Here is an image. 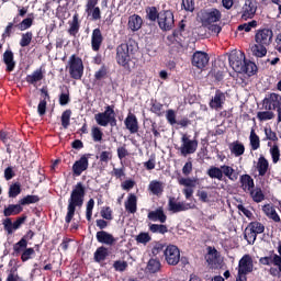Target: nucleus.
<instances>
[{
  "instance_id": "nucleus-32",
  "label": "nucleus",
  "mask_w": 281,
  "mask_h": 281,
  "mask_svg": "<svg viewBox=\"0 0 281 281\" xmlns=\"http://www.w3.org/2000/svg\"><path fill=\"white\" fill-rule=\"evenodd\" d=\"M3 63L7 66V71H14V67H16V61H14V53L11 49H7L3 53Z\"/></svg>"
},
{
  "instance_id": "nucleus-33",
  "label": "nucleus",
  "mask_w": 281,
  "mask_h": 281,
  "mask_svg": "<svg viewBox=\"0 0 281 281\" xmlns=\"http://www.w3.org/2000/svg\"><path fill=\"white\" fill-rule=\"evenodd\" d=\"M127 25L132 32H138V30H142V25H144V20H142V16L133 14L128 18Z\"/></svg>"
},
{
  "instance_id": "nucleus-13",
  "label": "nucleus",
  "mask_w": 281,
  "mask_h": 281,
  "mask_svg": "<svg viewBox=\"0 0 281 281\" xmlns=\"http://www.w3.org/2000/svg\"><path fill=\"white\" fill-rule=\"evenodd\" d=\"M89 159H91V154H83L80 159L76 160L72 165L74 177H80L82 172L89 170Z\"/></svg>"
},
{
  "instance_id": "nucleus-44",
  "label": "nucleus",
  "mask_w": 281,
  "mask_h": 281,
  "mask_svg": "<svg viewBox=\"0 0 281 281\" xmlns=\"http://www.w3.org/2000/svg\"><path fill=\"white\" fill-rule=\"evenodd\" d=\"M32 38H34V34L32 33V31L22 33L20 40V47H30V45L32 44Z\"/></svg>"
},
{
  "instance_id": "nucleus-36",
  "label": "nucleus",
  "mask_w": 281,
  "mask_h": 281,
  "mask_svg": "<svg viewBox=\"0 0 281 281\" xmlns=\"http://www.w3.org/2000/svg\"><path fill=\"white\" fill-rule=\"evenodd\" d=\"M43 78H45V72L43 71V68H38L33 71L32 75L26 76V82H29V85H36V82H41Z\"/></svg>"
},
{
  "instance_id": "nucleus-12",
  "label": "nucleus",
  "mask_w": 281,
  "mask_h": 281,
  "mask_svg": "<svg viewBox=\"0 0 281 281\" xmlns=\"http://www.w3.org/2000/svg\"><path fill=\"white\" fill-rule=\"evenodd\" d=\"M164 257L167 265L177 267L181 260V250H179V247L175 245H168L164 250Z\"/></svg>"
},
{
  "instance_id": "nucleus-48",
  "label": "nucleus",
  "mask_w": 281,
  "mask_h": 281,
  "mask_svg": "<svg viewBox=\"0 0 281 281\" xmlns=\"http://www.w3.org/2000/svg\"><path fill=\"white\" fill-rule=\"evenodd\" d=\"M149 232H151V234H168V226L164 224H150Z\"/></svg>"
},
{
  "instance_id": "nucleus-34",
  "label": "nucleus",
  "mask_w": 281,
  "mask_h": 281,
  "mask_svg": "<svg viewBox=\"0 0 281 281\" xmlns=\"http://www.w3.org/2000/svg\"><path fill=\"white\" fill-rule=\"evenodd\" d=\"M268 47L269 46L265 44L255 42V44L250 47V52L252 53V56H256V58H265V56H267Z\"/></svg>"
},
{
  "instance_id": "nucleus-60",
  "label": "nucleus",
  "mask_w": 281,
  "mask_h": 281,
  "mask_svg": "<svg viewBox=\"0 0 281 281\" xmlns=\"http://www.w3.org/2000/svg\"><path fill=\"white\" fill-rule=\"evenodd\" d=\"M70 121H71V110L64 111L61 114L63 128H69Z\"/></svg>"
},
{
  "instance_id": "nucleus-45",
  "label": "nucleus",
  "mask_w": 281,
  "mask_h": 281,
  "mask_svg": "<svg viewBox=\"0 0 281 281\" xmlns=\"http://www.w3.org/2000/svg\"><path fill=\"white\" fill-rule=\"evenodd\" d=\"M135 240L137 245H148L150 240H153V237L150 236V233L142 232L136 237Z\"/></svg>"
},
{
  "instance_id": "nucleus-17",
  "label": "nucleus",
  "mask_w": 281,
  "mask_h": 281,
  "mask_svg": "<svg viewBox=\"0 0 281 281\" xmlns=\"http://www.w3.org/2000/svg\"><path fill=\"white\" fill-rule=\"evenodd\" d=\"M191 63L196 69H204L210 63V55L205 52L198 50L193 54Z\"/></svg>"
},
{
  "instance_id": "nucleus-10",
  "label": "nucleus",
  "mask_w": 281,
  "mask_h": 281,
  "mask_svg": "<svg viewBox=\"0 0 281 281\" xmlns=\"http://www.w3.org/2000/svg\"><path fill=\"white\" fill-rule=\"evenodd\" d=\"M199 148V140L191 139L188 134H183L181 137V146L179 150L182 157H188V155H194Z\"/></svg>"
},
{
  "instance_id": "nucleus-42",
  "label": "nucleus",
  "mask_w": 281,
  "mask_h": 281,
  "mask_svg": "<svg viewBox=\"0 0 281 281\" xmlns=\"http://www.w3.org/2000/svg\"><path fill=\"white\" fill-rule=\"evenodd\" d=\"M206 175L210 177V179H217V181H223V170L218 167H210L206 171Z\"/></svg>"
},
{
  "instance_id": "nucleus-23",
  "label": "nucleus",
  "mask_w": 281,
  "mask_h": 281,
  "mask_svg": "<svg viewBox=\"0 0 281 281\" xmlns=\"http://www.w3.org/2000/svg\"><path fill=\"white\" fill-rule=\"evenodd\" d=\"M102 43H104V36L102 35V31L100 30V27L94 29L91 35L92 52H100Z\"/></svg>"
},
{
  "instance_id": "nucleus-18",
  "label": "nucleus",
  "mask_w": 281,
  "mask_h": 281,
  "mask_svg": "<svg viewBox=\"0 0 281 281\" xmlns=\"http://www.w3.org/2000/svg\"><path fill=\"white\" fill-rule=\"evenodd\" d=\"M169 212L178 214V212H186L188 210H194V205L186 202H177L175 198H170L168 202Z\"/></svg>"
},
{
  "instance_id": "nucleus-51",
  "label": "nucleus",
  "mask_w": 281,
  "mask_h": 281,
  "mask_svg": "<svg viewBox=\"0 0 281 281\" xmlns=\"http://www.w3.org/2000/svg\"><path fill=\"white\" fill-rule=\"evenodd\" d=\"M93 207H95V200L90 199L86 204V218L89 223L93 218Z\"/></svg>"
},
{
  "instance_id": "nucleus-41",
  "label": "nucleus",
  "mask_w": 281,
  "mask_h": 281,
  "mask_svg": "<svg viewBox=\"0 0 281 281\" xmlns=\"http://www.w3.org/2000/svg\"><path fill=\"white\" fill-rule=\"evenodd\" d=\"M249 142H250L251 150H258V148H260V136H258V134H256L255 128H251V131H250Z\"/></svg>"
},
{
  "instance_id": "nucleus-20",
  "label": "nucleus",
  "mask_w": 281,
  "mask_h": 281,
  "mask_svg": "<svg viewBox=\"0 0 281 281\" xmlns=\"http://www.w3.org/2000/svg\"><path fill=\"white\" fill-rule=\"evenodd\" d=\"M225 93L221 90H216L214 97H212L209 106L213 109V111H221L225 104Z\"/></svg>"
},
{
  "instance_id": "nucleus-64",
  "label": "nucleus",
  "mask_w": 281,
  "mask_h": 281,
  "mask_svg": "<svg viewBox=\"0 0 281 281\" xmlns=\"http://www.w3.org/2000/svg\"><path fill=\"white\" fill-rule=\"evenodd\" d=\"M5 281H23V278L19 276L16 268H12L7 276Z\"/></svg>"
},
{
  "instance_id": "nucleus-9",
  "label": "nucleus",
  "mask_w": 281,
  "mask_h": 281,
  "mask_svg": "<svg viewBox=\"0 0 281 281\" xmlns=\"http://www.w3.org/2000/svg\"><path fill=\"white\" fill-rule=\"evenodd\" d=\"M263 106L266 111H277V122H281V95L278 93H270L263 99Z\"/></svg>"
},
{
  "instance_id": "nucleus-63",
  "label": "nucleus",
  "mask_w": 281,
  "mask_h": 281,
  "mask_svg": "<svg viewBox=\"0 0 281 281\" xmlns=\"http://www.w3.org/2000/svg\"><path fill=\"white\" fill-rule=\"evenodd\" d=\"M34 254H36V251L34 250V248H26L20 256H21V260L22 262H27V260H32V256H34Z\"/></svg>"
},
{
  "instance_id": "nucleus-39",
  "label": "nucleus",
  "mask_w": 281,
  "mask_h": 281,
  "mask_svg": "<svg viewBox=\"0 0 281 281\" xmlns=\"http://www.w3.org/2000/svg\"><path fill=\"white\" fill-rule=\"evenodd\" d=\"M258 71V66L252 61H245L239 74H246L247 76H254Z\"/></svg>"
},
{
  "instance_id": "nucleus-22",
  "label": "nucleus",
  "mask_w": 281,
  "mask_h": 281,
  "mask_svg": "<svg viewBox=\"0 0 281 281\" xmlns=\"http://www.w3.org/2000/svg\"><path fill=\"white\" fill-rule=\"evenodd\" d=\"M125 128L132 134L139 133V122L137 121V116L133 113H128L125 121Z\"/></svg>"
},
{
  "instance_id": "nucleus-47",
  "label": "nucleus",
  "mask_w": 281,
  "mask_h": 281,
  "mask_svg": "<svg viewBox=\"0 0 281 281\" xmlns=\"http://www.w3.org/2000/svg\"><path fill=\"white\" fill-rule=\"evenodd\" d=\"M9 199H16L21 194V182H14L9 187Z\"/></svg>"
},
{
  "instance_id": "nucleus-16",
  "label": "nucleus",
  "mask_w": 281,
  "mask_h": 281,
  "mask_svg": "<svg viewBox=\"0 0 281 281\" xmlns=\"http://www.w3.org/2000/svg\"><path fill=\"white\" fill-rule=\"evenodd\" d=\"M244 2L241 8V19H254L258 10V2L256 0H241Z\"/></svg>"
},
{
  "instance_id": "nucleus-3",
  "label": "nucleus",
  "mask_w": 281,
  "mask_h": 281,
  "mask_svg": "<svg viewBox=\"0 0 281 281\" xmlns=\"http://www.w3.org/2000/svg\"><path fill=\"white\" fill-rule=\"evenodd\" d=\"M265 135V139L268 142V148H270L269 153L272 159V164H278L281 157L280 145L278 144V142H280V139L278 138V134L273 132L271 127H266Z\"/></svg>"
},
{
  "instance_id": "nucleus-46",
  "label": "nucleus",
  "mask_w": 281,
  "mask_h": 281,
  "mask_svg": "<svg viewBox=\"0 0 281 281\" xmlns=\"http://www.w3.org/2000/svg\"><path fill=\"white\" fill-rule=\"evenodd\" d=\"M14 23H19V16H15L13 19V22L8 23L4 32L2 33V38H10L12 36V34L14 33Z\"/></svg>"
},
{
  "instance_id": "nucleus-21",
  "label": "nucleus",
  "mask_w": 281,
  "mask_h": 281,
  "mask_svg": "<svg viewBox=\"0 0 281 281\" xmlns=\"http://www.w3.org/2000/svg\"><path fill=\"white\" fill-rule=\"evenodd\" d=\"M147 190L153 196H162L164 190H166V183L159 180H151L147 187Z\"/></svg>"
},
{
  "instance_id": "nucleus-5",
  "label": "nucleus",
  "mask_w": 281,
  "mask_h": 281,
  "mask_svg": "<svg viewBox=\"0 0 281 281\" xmlns=\"http://www.w3.org/2000/svg\"><path fill=\"white\" fill-rule=\"evenodd\" d=\"M94 120L99 126H117V120L115 119V106H105L104 112H100L94 115Z\"/></svg>"
},
{
  "instance_id": "nucleus-61",
  "label": "nucleus",
  "mask_w": 281,
  "mask_h": 281,
  "mask_svg": "<svg viewBox=\"0 0 281 281\" xmlns=\"http://www.w3.org/2000/svg\"><path fill=\"white\" fill-rule=\"evenodd\" d=\"M147 19L149 21H159V11H157V7H149L147 10Z\"/></svg>"
},
{
  "instance_id": "nucleus-52",
  "label": "nucleus",
  "mask_w": 281,
  "mask_h": 281,
  "mask_svg": "<svg viewBox=\"0 0 281 281\" xmlns=\"http://www.w3.org/2000/svg\"><path fill=\"white\" fill-rule=\"evenodd\" d=\"M38 201H41V198L38 195H26L24 198H22L19 202L20 205H32L34 203H38Z\"/></svg>"
},
{
  "instance_id": "nucleus-37",
  "label": "nucleus",
  "mask_w": 281,
  "mask_h": 281,
  "mask_svg": "<svg viewBox=\"0 0 281 281\" xmlns=\"http://www.w3.org/2000/svg\"><path fill=\"white\" fill-rule=\"evenodd\" d=\"M27 248V236H23L18 243L13 245V254L21 256V254Z\"/></svg>"
},
{
  "instance_id": "nucleus-6",
  "label": "nucleus",
  "mask_w": 281,
  "mask_h": 281,
  "mask_svg": "<svg viewBox=\"0 0 281 281\" xmlns=\"http://www.w3.org/2000/svg\"><path fill=\"white\" fill-rule=\"evenodd\" d=\"M254 272V258L244 255L238 262L236 281H247V276Z\"/></svg>"
},
{
  "instance_id": "nucleus-59",
  "label": "nucleus",
  "mask_w": 281,
  "mask_h": 281,
  "mask_svg": "<svg viewBox=\"0 0 281 281\" xmlns=\"http://www.w3.org/2000/svg\"><path fill=\"white\" fill-rule=\"evenodd\" d=\"M248 228L251 229L257 236L258 234H262L265 232V225L260 222H251L248 225Z\"/></svg>"
},
{
  "instance_id": "nucleus-31",
  "label": "nucleus",
  "mask_w": 281,
  "mask_h": 281,
  "mask_svg": "<svg viewBox=\"0 0 281 281\" xmlns=\"http://www.w3.org/2000/svg\"><path fill=\"white\" fill-rule=\"evenodd\" d=\"M21 212H23V206L20 202L19 204H9L3 210V216H5V218H10V216H19Z\"/></svg>"
},
{
  "instance_id": "nucleus-62",
  "label": "nucleus",
  "mask_w": 281,
  "mask_h": 281,
  "mask_svg": "<svg viewBox=\"0 0 281 281\" xmlns=\"http://www.w3.org/2000/svg\"><path fill=\"white\" fill-rule=\"evenodd\" d=\"M113 269H114V271H119L122 273V272L126 271V269H128V262L122 261V260H116L113 263Z\"/></svg>"
},
{
  "instance_id": "nucleus-30",
  "label": "nucleus",
  "mask_w": 281,
  "mask_h": 281,
  "mask_svg": "<svg viewBox=\"0 0 281 281\" xmlns=\"http://www.w3.org/2000/svg\"><path fill=\"white\" fill-rule=\"evenodd\" d=\"M228 149L234 157H243L245 155V144L240 140H234L228 144Z\"/></svg>"
},
{
  "instance_id": "nucleus-56",
  "label": "nucleus",
  "mask_w": 281,
  "mask_h": 281,
  "mask_svg": "<svg viewBox=\"0 0 281 281\" xmlns=\"http://www.w3.org/2000/svg\"><path fill=\"white\" fill-rule=\"evenodd\" d=\"M254 27H258V21H256V20H252L248 23L240 24L237 27V30L239 32H251V30H254Z\"/></svg>"
},
{
  "instance_id": "nucleus-29",
  "label": "nucleus",
  "mask_w": 281,
  "mask_h": 281,
  "mask_svg": "<svg viewBox=\"0 0 281 281\" xmlns=\"http://www.w3.org/2000/svg\"><path fill=\"white\" fill-rule=\"evenodd\" d=\"M256 169L259 177H266V175L271 170V167L269 166V160L265 156L259 157L257 160Z\"/></svg>"
},
{
  "instance_id": "nucleus-55",
  "label": "nucleus",
  "mask_w": 281,
  "mask_h": 281,
  "mask_svg": "<svg viewBox=\"0 0 281 281\" xmlns=\"http://www.w3.org/2000/svg\"><path fill=\"white\" fill-rule=\"evenodd\" d=\"M221 170L224 177H227V179H229L231 181H236V177L234 176V172H236V170H234L232 167L224 165L221 166Z\"/></svg>"
},
{
  "instance_id": "nucleus-27",
  "label": "nucleus",
  "mask_w": 281,
  "mask_h": 281,
  "mask_svg": "<svg viewBox=\"0 0 281 281\" xmlns=\"http://www.w3.org/2000/svg\"><path fill=\"white\" fill-rule=\"evenodd\" d=\"M240 188L246 192V194H249L252 188H256V183L254 182V178L249 175H243L239 178Z\"/></svg>"
},
{
  "instance_id": "nucleus-15",
  "label": "nucleus",
  "mask_w": 281,
  "mask_h": 281,
  "mask_svg": "<svg viewBox=\"0 0 281 281\" xmlns=\"http://www.w3.org/2000/svg\"><path fill=\"white\" fill-rule=\"evenodd\" d=\"M255 43L269 47L273 43V31L271 29H259L255 33Z\"/></svg>"
},
{
  "instance_id": "nucleus-2",
  "label": "nucleus",
  "mask_w": 281,
  "mask_h": 281,
  "mask_svg": "<svg viewBox=\"0 0 281 281\" xmlns=\"http://www.w3.org/2000/svg\"><path fill=\"white\" fill-rule=\"evenodd\" d=\"M222 18L223 14L221 13V10L216 8L209 9L202 12L201 23L203 27H207L211 31V34H216V36H218L223 29L221 27V25H217L215 23H218Z\"/></svg>"
},
{
  "instance_id": "nucleus-53",
  "label": "nucleus",
  "mask_w": 281,
  "mask_h": 281,
  "mask_svg": "<svg viewBox=\"0 0 281 281\" xmlns=\"http://www.w3.org/2000/svg\"><path fill=\"white\" fill-rule=\"evenodd\" d=\"M273 117H276V113H273L271 110L257 113V119L259 122H267L269 120H273Z\"/></svg>"
},
{
  "instance_id": "nucleus-14",
  "label": "nucleus",
  "mask_w": 281,
  "mask_h": 281,
  "mask_svg": "<svg viewBox=\"0 0 281 281\" xmlns=\"http://www.w3.org/2000/svg\"><path fill=\"white\" fill-rule=\"evenodd\" d=\"M178 183L179 186H183L184 189L182 190V194H184L186 199H192L198 180L194 178H179Z\"/></svg>"
},
{
  "instance_id": "nucleus-8",
  "label": "nucleus",
  "mask_w": 281,
  "mask_h": 281,
  "mask_svg": "<svg viewBox=\"0 0 281 281\" xmlns=\"http://www.w3.org/2000/svg\"><path fill=\"white\" fill-rule=\"evenodd\" d=\"M260 265H265L266 267H273L277 268H270L269 273L273 278H281V257L278 254H272L268 257H261L259 259Z\"/></svg>"
},
{
  "instance_id": "nucleus-1",
  "label": "nucleus",
  "mask_w": 281,
  "mask_h": 281,
  "mask_svg": "<svg viewBox=\"0 0 281 281\" xmlns=\"http://www.w3.org/2000/svg\"><path fill=\"white\" fill-rule=\"evenodd\" d=\"M85 196H87V188H85L82 182H77L68 199L67 214L65 217L67 225L74 221L76 210H82V205H85Z\"/></svg>"
},
{
  "instance_id": "nucleus-25",
  "label": "nucleus",
  "mask_w": 281,
  "mask_h": 281,
  "mask_svg": "<svg viewBox=\"0 0 281 281\" xmlns=\"http://www.w3.org/2000/svg\"><path fill=\"white\" fill-rule=\"evenodd\" d=\"M68 34L69 36H78V33L80 32V15L78 14V12H76L72 15V20L68 21Z\"/></svg>"
},
{
  "instance_id": "nucleus-19",
  "label": "nucleus",
  "mask_w": 281,
  "mask_h": 281,
  "mask_svg": "<svg viewBox=\"0 0 281 281\" xmlns=\"http://www.w3.org/2000/svg\"><path fill=\"white\" fill-rule=\"evenodd\" d=\"M228 60L234 71H236L237 74H240V71H243V67L246 63L244 53H233L229 56Z\"/></svg>"
},
{
  "instance_id": "nucleus-11",
  "label": "nucleus",
  "mask_w": 281,
  "mask_h": 281,
  "mask_svg": "<svg viewBox=\"0 0 281 281\" xmlns=\"http://www.w3.org/2000/svg\"><path fill=\"white\" fill-rule=\"evenodd\" d=\"M158 26L162 32H170L175 27V13L171 10L159 12Z\"/></svg>"
},
{
  "instance_id": "nucleus-49",
  "label": "nucleus",
  "mask_w": 281,
  "mask_h": 281,
  "mask_svg": "<svg viewBox=\"0 0 281 281\" xmlns=\"http://www.w3.org/2000/svg\"><path fill=\"white\" fill-rule=\"evenodd\" d=\"M97 159H99L100 164H109V161L113 160V151L111 150H103L97 156Z\"/></svg>"
},
{
  "instance_id": "nucleus-35",
  "label": "nucleus",
  "mask_w": 281,
  "mask_h": 281,
  "mask_svg": "<svg viewBox=\"0 0 281 281\" xmlns=\"http://www.w3.org/2000/svg\"><path fill=\"white\" fill-rule=\"evenodd\" d=\"M262 212L266 214L268 218H270L274 223H280V215H278V212L276 211V207L272 204L263 205Z\"/></svg>"
},
{
  "instance_id": "nucleus-4",
  "label": "nucleus",
  "mask_w": 281,
  "mask_h": 281,
  "mask_svg": "<svg viewBox=\"0 0 281 281\" xmlns=\"http://www.w3.org/2000/svg\"><path fill=\"white\" fill-rule=\"evenodd\" d=\"M67 69L72 80H82V76H85V64L82 63V58L78 57V55L70 56Z\"/></svg>"
},
{
  "instance_id": "nucleus-43",
  "label": "nucleus",
  "mask_w": 281,
  "mask_h": 281,
  "mask_svg": "<svg viewBox=\"0 0 281 281\" xmlns=\"http://www.w3.org/2000/svg\"><path fill=\"white\" fill-rule=\"evenodd\" d=\"M106 256H109V249L104 246H101L94 252V260L95 262H102L106 260Z\"/></svg>"
},
{
  "instance_id": "nucleus-7",
  "label": "nucleus",
  "mask_w": 281,
  "mask_h": 281,
  "mask_svg": "<svg viewBox=\"0 0 281 281\" xmlns=\"http://www.w3.org/2000/svg\"><path fill=\"white\" fill-rule=\"evenodd\" d=\"M133 58V45H128L126 43L121 44L116 47V63L121 65V67L128 68L130 63Z\"/></svg>"
},
{
  "instance_id": "nucleus-40",
  "label": "nucleus",
  "mask_w": 281,
  "mask_h": 281,
  "mask_svg": "<svg viewBox=\"0 0 281 281\" xmlns=\"http://www.w3.org/2000/svg\"><path fill=\"white\" fill-rule=\"evenodd\" d=\"M248 194H250L255 203H262V201H265V193L261 188H252Z\"/></svg>"
},
{
  "instance_id": "nucleus-54",
  "label": "nucleus",
  "mask_w": 281,
  "mask_h": 281,
  "mask_svg": "<svg viewBox=\"0 0 281 281\" xmlns=\"http://www.w3.org/2000/svg\"><path fill=\"white\" fill-rule=\"evenodd\" d=\"M244 238L249 245H254V243H256V238H258V235L255 234L254 231L247 226L244 233Z\"/></svg>"
},
{
  "instance_id": "nucleus-24",
  "label": "nucleus",
  "mask_w": 281,
  "mask_h": 281,
  "mask_svg": "<svg viewBox=\"0 0 281 281\" xmlns=\"http://www.w3.org/2000/svg\"><path fill=\"white\" fill-rule=\"evenodd\" d=\"M97 240L98 243H101V245H108L109 247H112V245L117 243V239L113 237V234L105 231L97 232Z\"/></svg>"
},
{
  "instance_id": "nucleus-50",
  "label": "nucleus",
  "mask_w": 281,
  "mask_h": 281,
  "mask_svg": "<svg viewBox=\"0 0 281 281\" xmlns=\"http://www.w3.org/2000/svg\"><path fill=\"white\" fill-rule=\"evenodd\" d=\"M147 270L149 273H157L161 270V262L157 259H150L147 263Z\"/></svg>"
},
{
  "instance_id": "nucleus-26",
  "label": "nucleus",
  "mask_w": 281,
  "mask_h": 281,
  "mask_svg": "<svg viewBox=\"0 0 281 281\" xmlns=\"http://www.w3.org/2000/svg\"><path fill=\"white\" fill-rule=\"evenodd\" d=\"M124 207L127 214H135L137 212V195L130 193L124 202Z\"/></svg>"
},
{
  "instance_id": "nucleus-28",
  "label": "nucleus",
  "mask_w": 281,
  "mask_h": 281,
  "mask_svg": "<svg viewBox=\"0 0 281 281\" xmlns=\"http://www.w3.org/2000/svg\"><path fill=\"white\" fill-rule=\"evenodd\" d=\"M147 218L154 222L158 221V223H166V221H168V216L166 215V212H164V207H158L155 211H150Z\"/></svg>"
},
{
  "instance_id": "nucleus-38",
  "label": "nucleus",
  "mask_w": 281,
  "mask_h": 281,
  "mask_svg": "<svg viewBox=\"0 0 281 281\" xmlns=\"http://www.w3.org/2000/svg\"><path fill=\"white\" fill-rule=\"evenodd\" d=\"M34 25V15L30 14L29 18L23 19L19 24L15 25L20 32H25V30H30Z\"/></svg>"
},
{
  "instance_id": "nucleus-58",
  "label": "nucleus",
  "mask_w": 281,
  "mask_h": 281,
  "mask_svg": "<svg viewBox=\"0 0 281 281\" xmlns=\"http://www.w3.org/2000/svg\"><path fill=\"white\" fill-rule=\"evenodd\" d=\"M100 215L105 221H113V209H111V206H102L100 211Z\"/></svg>"
},
{
  "instance_id": "nucleus-57",
  "label": "nucleus",
  "mask_w": 281,
  "mask_h": 281,
  "mask_svg": "<svg viewBox=\"0 0 281 281\" xmlns=\"http://www.w3.org/2000/svg\"><path fill=\"white\" fill-rule=\"evenodd\" d=\"M91 137L93 142H102V137H104V133L102 132V128L98 126H93L91 128Z\"/></svg>"
}]
</instances>
